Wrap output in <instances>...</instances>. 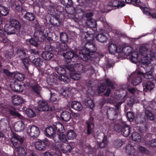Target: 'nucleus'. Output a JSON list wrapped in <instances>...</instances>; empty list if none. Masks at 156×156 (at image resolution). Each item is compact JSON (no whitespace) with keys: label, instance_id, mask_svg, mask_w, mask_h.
Returning <instances> with one entry per match:
<instances>
[{"label":"nucleus","instance_id":"nucleus-28","mask_svg":"<svg viewBox=\"0 0 156 156\" xmlns=\"http://www.w3.org/2000/svg\"><path fill=\"white\" fill-rule=\"evenodd\" d=\"M50 92L51 94L50 101L51 102H57V96H56V93H57V91L53 89H51L50 90Z\"/></svg>","mask_w":156,"mask_h":156},{"label":"nucleus","instance_id":"nucleus-9","mask_svg":"<svg viewBox=\"0 0 156 156\" xmlns=\"http://www.w3.org/2000/svg\"><path fill=\"white\" fill-rule=\"evenodd\" d=\"M11 141L13 145L15 148H17L18 146V141L21 144H22L24 141V138L16 134L13 135L11 139Z\"/></svg>","mask_w":156,"mask_h":156},{"label":"nucleus","instance_id":"nucleus-47","mask_svg":"<svg viewBox=\"0 0 156 156\" xmlns=\"http://www.w3.org/2000/svg\"><path fill=\"white\" fill-rule=\"evenodd\" d=\"M14 78L19 81H22L24 79V76L22 74L19 73H16L14 75Z\"/></svg>","mask_w":156,"mask_h":156},{"label":"nucleus","instance_id":"nucleus-11","mask_svg":"<svg viewBox=\"0 0 156 156\" xmlns=\"http://www.w3.org/2000/svg\"><path fill=\"white\" fill-rule=\"evenodd\" d=\"M143 86L144 91H151L154 87V84L152 81H148L143 83Z\"/></svg>","mask_w":156,"mask_h":156},{"label":"nucleus","instance_id":"nucleus-17","mask_svg":"<svg viewBox=\"0 0 156 156\" xmlns=\"http://www.w3.org/2000/svg\"><path fill=\"white\" fill-rule=\"evenodd\" d=\"M117 47L115 44L111 43L108 46V49L109 52L112 54H114L115 53L116 54H120V52H119V50H118V47Z\"/></svg>","mask_w":156,"mask_h":156},{"label":"nucleus","instance_id":"nucleus-40","mask_svg":"<svg viewBox=\"0 0 156 156\" xmlns=\"http://www.w3.org/2000/svg\"><path fill=\"white\" fill-rule=\"evenodd\" d=\"M63 56L65 58L70 60L73 58L74 54L73 52L69 51L66 52L65 53H63Z\"/></svg>","mask_w":156,"mask_h":156},{"label":"nucleus","instance_id":"nucleus-42","mask_svg":"<svg viewBox=\"0 0 156 156\" xmlns=\"http://www.w3.org/2000/svg\"><path fill=\"white\" fill-rule=\"evenodd\" d=\"M123 144V142L122 140L120 139L116 140L113 142V146L116 148L121 147Z\"/></svg>","mask_w":156,"mask_h":156},{"label":"nucleus","instance_id":"nucleus-27","mask_svg":"<svg viewBox=\"0 0 156 156\" xmlns=\"http://www.w3.org/2000/svg\"><path fill=\"white\" fill-rule=\"evenodd\" d=\"M50 22L51 25H53L55 27H57L59 26L60 25V21L58 18L56 16L52 19H51L50 20Z\"/></svg>","mask_w":156,"mask_h":156},{"label":"nucleus","instance_id":"nucleus-26","mask_svg":"<svg viewBox=\"0 0 156 156\" xmlns=\"http://www.w3.org/2000/svg\"><path fill=\"white\" fill-rule=\"evenodd\" d=\"M5 31L9 34H15V29L14 27L10 25H6L5 28Z\"/></svg>","mask_w":156,"mask_h":156},{"label":"nucleus","instance_id":"nucleus-63","mask_svg":"<svg viewBox=\"0 0 156 156\" xmlns=\"http://www.w3.org/2000/svg\"><path fill=\"white\" fill-rule=\"evenodd\" d=\"M123 126H121L119 124H116L115 125L114 127V130L118 132H121L122 128Z\"/></svg>","mask_w":156,"mask_h":156},{"label":"nucleus","instance_id":"nucleus-38","mask_svg":"<svg viewBox=\"0 0 156 156\" xmlns=\"http://www.w3.org/2000/svg\"><path fill=\"white\" fill-rule=\"evenodd\" d=\"M24 18L30 21H33L35 18L34 15L32 13L27 12L24 15Z\"/></svg>","mask_w":156,"mask_h":156},{"label":"nucleus","instance_id":"nucleus-46","mask_svg":"<svg viewBox=\"0 0 156 156\" xmlns=\"http://www.w3.org/2000/svg\"><path fill=\"white\" fill-rule=\"evenodd\" d=\"M5 56L8 60L11 59L14 57V52L12 50L6 51L5 54Z\"/></svg>","mask_w":156,"mask_h":156},{"label":"nucleus","instance_id":"nucleus-43","mask_svg":"<svg viewBox=\"0 0 156 156\" xmlns=\"http://www.w3.org/2000/svg\"><path fill=\"white\" fill-rule=\"evenodd\" d=\"M16 53L18 56L21 59L27 58L26 53L20 49H18L16 51Z\"/></svg>","mask_w":156,"mask_h":156},{"label":"nucleus","instance_id":"nucleus-8","mask_svg":"<svg viewBox=\"0 0 156 156\" xmlns=\"http://www.w3.org/2000/svg\"><path fill=\"white\" fill-rule=\"evenodd\" d=\"M28 84L37 94L40 95L41 87L35 82L34 80L32 79L30 80L28 82Z\"/></svg>","mask_w":156,"mask_h":156},{"label":"nucleus","instance_id":"nucleus-6","mask_svg":"<svg viewBox=\"0 0 156 156\" xmlns=\"http://www.w3.org/2000/svg\"><path fill=\"white\" fill-rule=\"evenodd\" d=\"M37 103L38 104V109L39 111H48L52 110L51 107L48 105L47 102L44 101L40 100Z\"/></svg>","mask_w":156,"mask_h":156},{"label":"nucleus","instance_id":"nucleus-20","mask_svg":"<svg viewBox=\"0 0 156 156\" xmlns=\"http://www.w3.org/2000/svg\"><path fill=\"white\" fill-rule=\"evenodd\" d=\"M42 57L46 60H50L53 57V54L51 51H44L41 54Z\"/></svg>","mask_w":156,"mask_h":156},{"label":"nucleus","instance_id":"nucleus-23","mask_svg":"<svg viewBox=\"0 0 156 156\" xmlns=\"http://www.w3.org/2000/svg\"><path fill=\"white\" fill-rule=\"evenodd\" d=\"M130 127L127 125L126 124L122 128L121 132L124 136L127 137L130 133Z\"/></svg>","mask_w":156,"mask_h":156},{"label":"nucleus","instance_id":"nucleus-59","mask_svg":"<svg viewBox=\"0 0 156 156\" xmlns=\"http://www.w3.org/2000/svg\"><path fill=\"white\" fill-rule=\"evenodd\" d=\"M72 150L71 146L68 143H66L65 148H64V151L70 152Z\"/></svg>","mask_w":156,"mask_h":156},{"label":"nucleus","instance_id":"nucleus-53","mask_svg":"<svg viewBox=\"0 0 156 156\" xmlns=\"http://www.w3.org/2000/svg\"><path fill=\"white\" fill-rule=\"evenodd\" d=\"M15 5H16V9L18 11H21L22 10L21 7V2L19 0H15Z\"/></svg>","mask_w":156,"mask_h":156},{"label":"nucleus","instance_id":"nucleus-2","mask_svg":"<svg viewBox=\"0 0 156 156\" xmlns=\"http://www.w3.org/2000/svg\"><path fill=\"white\" fill-rule=\"evenodd\" d=\"M147 51V48L145 46L141 47L140 48V52L142 56L140 59L141 66L144 69L146 72H153L154 66L151 63V58L148 56Z\"/></svg>","mask_w":156,"mask_h":156},{"label":"nucleus","instance_id":"nucleus-50","mask_svg":"<svg viewBox=\"0 0 156 156\" xmlns=\"http://www.w3.org/2000/svg\"><path fill=\"white\" fill-rule=\"evenodd\" d=\"M60 80L63 83H66L70 81V79L67 76L64 75H61L58 77Z\"/></svg>","mask_w":156,"mask_h":156},{"label":"nucleus","instance_id":"nucleus-34","mask_svg":"<svg viewBox=\"0 0 156 156\" xmlns=\"http://www.w3.org/2000/svg\"><path fill=\"white\" fill-rule=\"evenodd\" d=\"M96 38L98 41L101 43L106 42L107 39V37L102 33L98 34Z\"/></svg>","mask_w":156,"mask_h":156},{"label":"nucleus","instance_id":"nucleus-52","mask_svg":"<svg viewBox=\"0 0 156 156\" xmlns=\"http://www.w3.org/2000/svg\"><path fill=\"white\" fill-rule=\"evenodd\" d=\"M145 114L147 119L150 120H154V116L153 114L149 111L146 110L145 111Z\"/></svg>","mask_w":156,"mask_h":156},{"label":"nucleus","instance_id":"nucleus-4","mask_svg":"<svg viewBox=\"0 0 156 156\" xmlns=\"http://www.w3.org/2000/svg\"><path fill=\"white\" fill-rule=\"evenodd\" d=\"M27 134L31 137L36 138L40 133L39 128L34 126H30L28 127L27 130Z\"/></svg>","mask_w":156,"mask_h":156},{"label":"nucleus","instance_id":"nucleus-58","mask_svg":"<svg viewBox=\"0 0 156 156\" xmlns=\"http://www.w3.org/2000/svg\"><path fill=\"white\" fill-rule=\"evenodd\" d=\"M126 116L128 120L130 121H132L134 118V116L133 113L131 112H129L127 113Z\"/></svg>","mask_w":156,"mask_h":156},{"label":"nucleus","instance_id":"nucleus-45","mask_svg":"<svg viewBox=\"0 0 156 156\" xmlns=\"http://www.w3.org/2000/svg\"><path fill=\"white\" fill-rule=\"evenodd\" d=\"M17 152L19 156H25L26 153L24 148L18 146L17 148Z\"/></svg>","mask_w":156,"mask_h":156},{"label":"nucleus","instance_id":"nucleus-56","mask_svg":"<svg viewBox=\"0 0 156 156\" xmlns=\"http://www.w3.org/2000/svg\"><path fill=\"white\" fill-rule=\"evenodd\" d=\"M80 73H72L70 75L71 78L75 80H78L80 78Z\"/></svg>","mask_w":156,"mask_h":156},{"label":"nucleus","instance_id":"nucleus-44","mask_svg":"<svg viewBox=\"0 0 156 156\" xmlns=\"http://www.w3.org/2000/svg\"><path fill=\"white\" fill-rule=\"evenodd\" d=\"M65 67L70 72H73L75 70V65L74 64H72L70 62L69 63L67 62V64L65 65Z\"/></svg>","mask_w":156,"mask_h":156},{"label":"nucleus","instance_id":"nucleus-57","mask_svg":"<svg viewBox=\"0 0 156 156\" xmlns=\"http://www.w3.org/2000/svg\"><path fill=\"white\" fill-rule=\"evenodd\" d=\"M59 135V140L62 142L66 143L65 142L67 141V139L65 134L62 133H60Z\"/></svg>","mask_w":156,"mask_h":156},{"label":"nucleus","instance_id":"nucleus-37","mask_svg":"<svg viewBox=\"0 0 156 156\" xmlns=\"http://www.w3.org/2000/svg\"><path fill=\"white\" fill-rule=\"evenodd\" d=\"M109 5L112 6L113 7L118 8L119 7H122L124 6L125 4L124 3H122V4H121V3H120L119 1L114 0L112 2H110L109 4Z\"/></svg>","mask_w":156,"mask_h":156},{"label":"nucleus","instance_id":"nucleus-16","mask_svg":"<svg viewBox=\"0 0 156 156\" xmlns=\"http://www.w3.org/2000/svg\"><path fill=\"white\" fill-rule=\"evenodd\" d=\"M8 112L11 115L14 116L21 119L23 118L22 116L18 112L17 109L15 108H10L9 109Z\"/></svg>","mask_w":156,"mask_h":156},{"label":"nucleus","instance_id":"nucleus-33","mask_svg":"<svg viewBox=\"0 0 156 156\" xmlns=\"http://www.w3.org/2000/svg\"><path fill=\"white\" fill-rule=\"evenodd\" d=\"M107 137L104 136L101 142L99 141L98 140L97 141L98 144L101 148H104L106 147L107 145Z\"/></svg>","mask_w":156,"mask_h":156},{"label":"nucleus","instance_id":"nucleus-29","mask_svg":"<svg viewBox=\"0 0 156 156\" xmlns=\"http://www.w3.org/2000/svg\"><path fill=\"white\" fill-rule=\"evenodd\" d=\"M10 25L15 28L16 30H19L20 27V24L19 22L16 20L12 19L10 21Z\"/></svg>","mask_w":156,"mask_h":156},{"label":"nucleus","instance_id":"nucleus-54","mask_svg":"<svg viewBox=\"0 0 156 156\" xmlns=\"http://www.w3.org/2000/svg\"><path fill=\"white\" fill-rule=\"evenodd\" d=\"M72 88L69 86H67L65 89L63 90V92L62 94L64 96H67L69 93L70 92Z\"/></svg>","mask_w":156,"mask_h":156},{"label":"nucleus","instance_id":"nucleus-7","mask_svg":"<svg viewBox=\"0 0 156 156\" xmlns=\"http://www.w3.org/2000/svg\"><path fill=\"white\" fill-rule=\"evenodd\" d=\"M43 27L40 25L34 33V36L36 39H39V38L41 40H44L46 37V35L44 34L43 30Z\"/></svg>","mask_w":156,"mask_h":156},{"label":"nucleus","instance_id":"nucleus-35","mask_svg":"<svg viewBox=\"0 0 156 156\" xmlns=\"http://www.w3.org/2000/svg\"><path fill=\"white\" fill-rule=\"evenodd\" d=\"M66 136L68 139L73 140L76 138V134L73 130H70L68 131Z\"/></svg>","mask_w":156,"mask_h":156},{"label":"nucleus","instance_id":"nucleus-31","mask_svg":"<svg viewBox=\"0 0 156 156\" xmlns=\"http://www.w3.org/2000/svg\"><path fill=\"white\" fill-rule=\"evenodd\" d=\"M86 24L90 28H95L97 26L96 22L94 20L90 18L87 19Z\"/></svg>","mask_w":156,"mask_h":156},{"label":"nucleus","instance_id":"nucleus-51","mask_svg":"<svg viewBox=\"0 0 156 156\" xmlns=\"http://www.w3.org/2000/svg\"><path fill=\"white\" fill-rule=\"evenodd\" d=\"M116 112L115 110L113 108H108L107 112V114L108 117L116 115Z\"/></svg>","mask_w":156,"mask_h":156},{"label":"nucleus","instance_id":"nucleus-13","mask_svg":"<svg viewBox=\"0 0 156 156\" xmlns=\"http://www.w3.org/2000/svg\"><path fill=\"white\" fill-rule=\"evenodd\" d=\"M93 118H90L86 122L87 124V134H90L92 131L94 127V124L93 122Z\"/></svg>","mask_w":156,"mask_h":156},{"label":"nucleus","instance_id":"nucleus-61","mask_svg":"<svg viewBox=\"0 0 156 156\" xmlns=\"http://www.w3.org/2000/svg\"><path fill=\"white\" fill-rule=\"evenodd\" d=\"M21 60L22 61L26 69L27 70H28V66H29V63L28 59L27 58H25L22 59Z\"/></svg>","mask_w":156,"mask_h":156},{"label":"nucleus","instance_id":"nucleus-19","mask_svg":"<svg viewBox=\"0 0 156 156\" xmlns=\"http://www.w3.org/2000/svg\"><path fill=\"white\" fill-rule=\"evenodd\" d=\"M61 118L66 122L69 121L71 118V113L68 111H64L62 112L61 115Z\"/></svg>","mask_w":156,"mask_h":156},{"label":"nucleus","instance_id":"nucleus-60","mask_svg":"<svg viewBox=\"0 0 156 156\" xmlns=\"http://www.w3.org/2000/svg\"><path fill=\"white\" fill-rule=\"evenodd\" d=\"M139 150L141 153L143 154H149V151L148 150L143 146L140 147L139 148Z\"/></svg>","mask_w":156,"mask_h":156},{"label":"nucleus","instance_id":"nucleus-12","mask_svg":"<svg viewBox=\"0 0 156 156\" xmlns=\"http://www.w3.org/2000/svg\"><path fill=\"white\" fill-rule=\"evenodd\" d=\"M45 135L49 137H51L55 133L56 130L53 124L46 128L45 130Z\"/></svg>","mask_w":156,"mask_h":156},{"label":"nucleus","instance_id":"nucleus-62","mask_svg":"<svg viewBox=\"0 0 156 156\" xmlns=\"http://www.w3.org/2000/svg\"><path fill=\"white\" fill-rule=\"evenodd\" d=\"M135 53H132V55L130 56V60L133 63H136V58L133 55H135Z\"/></svg>","mask_w":156,"mask_h":156},{"label":"nucleus","instance_id":"nucleus-3","mask_svg":"<svg viewBox=\"0 0 156 156\" xmlns=\"http://www.w3.org/2000/svg\"><path fill=\"white\" fill-rule=\"evenodd\" d=\"M153 72H146L145 73L137 70V85L142 82V80L144 78L150 79L153 78L154 76Z\"/></svg>","mask_w":156,"mask_h":156},{"label":"nucleus","instance_id":"nucleus-18","mask_svg":"<svg viewBox=\"0 0 156 156\" xmlns=\"http://www.w3.org/2000/svg\"><path fill=\"white\" fill-rule=\"evenodd\" d=\"M14 128L16 131L20 132L23 130L24 125L22 121H19L15 123Z\"/></svg>","mask_w":156,"mask_h":156},{"label":"nucleus","instance_id":"nucleus-15","mask_svg":"<svg viewBox=\"0 0 156 156\" xmlns=\"http://www.w3.org/2000/svg\"><path fill=\"white\" fill-rule=\"evenodd\" d=\"M21 85L18 84L15 81L11 82L10 83V87L12 89L15 91L17 92H21L22 90L21 89Z\"/></svg>","mask_w":156,"mask_h":156},{"label":"nucleus","instance_id":"nucleus-10","mask_svg":"<svg viewBox=\"0 0 156 156\" xmlns=\"http://www.w3.org/2000/svg\"><path fill=\"white\" fill-rule=\"evenodd\" d=\"M118 49L119 50V51L120 52L119 54H120L119 55L120 56H122L123 54L126 56L129 55L132 51V48L128 46H125L123 48L121 47H119Z\"/></svg>","mask_w":156,"mask_h":156},{"label":"nucleus","instance_id":"nucleus-49","mask_svg":"<svg viewBox=\"0 0 156 156\" xmlns=\"http://www.w3.org/2000/svg\"><path fill=\"white\" fill-rule=\"evenodd\" d=\"M106 86L105 83H101L100 85L98 87V91L99 94H100L103 92L106 89Z\"/></svg>","mask_w":156,"mask_h":156},{"label":"nucleus","instance_id":"nucleus-55","mask_svg":"<svg viewBox=\"0 0 156 156\" xmlns=\"http://www.w3.org/2000/svg\"><path fill=\"white\" fill-rule=\"evenodd\" d=\"M26 113L27 116L30 118H32L35 116V113L33 110L31 109H27L26 110Z\"/></svg>","mask_w":156,"mask_h":156},{"label":"nucleus","instance_id":"nucleus-21","mask_svg":"<svg viewBox=\"0 0 156 156\" xmlns=\"http://www.w3.org/2000/svg\"><path fill=\"white\" fill-rule=\"evenodd\" d=\"M12 102L15 105H20L23 102V99L22 97L18 95H15L12 97Z\"/></svg>","mask_w":156,"mask_h":156},{"label":"nucleus","instance_id":"nucleus-5","mask_svg":"<svg viewBox=\"0 0 156 156\" xmlns=\"http://www.w3.org/2000/svg\"><path fill=\"white\" fill-rule=\"evenodd\" d=\"M49 144V142L47 139L36 141L34 144L35 148L39 150L44 151L47 146Z\"/></svg>","mask_w":156,"mask_h":156},{"label":"nucleus","instance_id":"nucleus-30","mask_svg":"<svg viewBox=\"0 0 156 156\" xmlns=\"http://www.w3.org/2000/svg\"><path fill=\"white\" fill-rule=\"evenodd\" d=\"M84 103L87 107L90 108H92L94 107V103L90 97H87L85 98Z\"/></svg>","mask_w":156,"mask_h":156},{"label":"nucleus","instance_id":"nucleus-39","mask_svg":"<svg viewBox=\"0 0 156 156\" xmlns=\"http://www.w3.org/2000/svg\"><path fill=\"white\" fill-rule=\"evenodd\" d=\"M36 67H41L43 63V61L40 58H37L34 59L32 62Z\"/></svg>","mask_w":156,"mask_h":156},{"label":"nucleus","instance_id":"nucleus-25","mask_svg":"<svg viewBox=\"0 0 156 156\" xmlns=\"http://www.w3.org/2000/svg\"><path fill=\"white\" fill-rule=\"evenodd\" d=\"M53 124L55 130H56L60 133L63 132L64 131V128L62 124L59 122H56Z\"/></svg>","mask_w":156,"mask_h":156},{"label":"nucleus","instance_id":"nucleus-48","mask_svg":"<svg viewBox=\"0 0 156 156\" xmlns=\"http://www.w3.org/2000/svg\"><path fill=\"white\" fill-rule=\"evenodd\" d=\"M60 2L64 5L67 7H70L72 4V0H60Z\"/></svg>","mask_w":156,"mask_h":156},{"label":"nucleus","instance_id":"nucleus-22","mask_svg":"<svg viewBox=\"0 0 156 156\" xmlns=\"http://www.w3.org/2000/svg\"><path fill=\"white\" fill-rule=\"evenodd\" d=\"M71 107L72 108L78 111H81L83 108L81 103L76 101L72 102L71 103Z\"/></svg>","mask_w":156,"mask_h":156},{"label":"nucleus","instance_id":"nucleus-41","mask_svg":"<svg viewBox=\"0 0 156 156\" xmlns=\"http://www.w3.org/2000/svg\"><path fill=\"white\" fill-rule=\"evenodd\" d=\"M9 10L8 8L0 5V13L3 16H6L8 14Z\"/></svg>","mask_w":156,"mask_h":156},{"label":"nucleus","instance_id":"nucleus-32","mask_svg":"<svg viewBox=\"0 0 156 156\" xmlns=\"http://www.w3.org/2000/svg\"><path fill=\"white\" fill-rule=\"evenodd\" d=\"M75 65V70L77 71L79 73H81L84 72L85 70L84 66L82 64L80 63H76L75 64L74 63Z\"/></svg>","mask_w":156,"mask_h":156},{"label":"nucleus","instance_id":"nucleus-36","mask_svg":"<svg viewBox=\"0 0 156 156\" xmlns=\"http://www.w3.org/2000/svg\"><path fill=\"white\" fill-rule=\"evenodd\" d=\"M60 39L62 43H66L68 41V36L66 33L62 32L60 33Z\"/></svg>","mask_w":156,"mask_h":156},{"label":"nucleus","instance_id":"nucleus-1","mask_svg":"<svg viewBox=\"0 0 156 156\" xmlns=\"http://www.w3.org/2000/svg\"><path fill=\"white\" fill-rule=\"evenodd\" d=\"M94 37V35L92 34H87L85 36V38L87 41L85 43V49L79 53L80 58L85 61H87L89 56L97 50L96 45L93 41Z\"/></svg>","mask_w":156,"mask_h":156},{"label":"nucleus","instance_id":"nucleus-24","mask_svg":"<svg viewBox=\"0 0 156 156\" xmlns=\"http://www.w3.org/2000/svg\"><path fill=\"white\" fill-rule=\"evenodd\" d=\"M126 152L128 155H133L135 152V149L133 146L131 144L127 145L126 147Z\"/></svg>","mask_w":156,"mask_h":156},{"label":"nucleus","instance_id":"nucleus-14","mask_svg":"<svg viewBox=\"0 0 156 156\" xmlns=\"http://www.w3.org/2000/svg\"><path fill=\"white\" fill-rule=\"evenodd\" d=\"M69 47L66 43H62L57 44L56 48V50L58 52H61L67 50Z\"/></svg>","mask_w":156,"mask_h":156},{"label":"nucleus","instance_id":"nucleus-64","mask_svg":"<svg viewBox=\"0 0 156 156\" xmlns=\"http://www.w3.org/2000/svg\"><path fill=\"white\" fill-rule=\"evenodd\" d=\"M29 42L31 44L34 46L35 47L38 46V43L34 38H31Z\"/></svg>","mask_w":156,"mask_h":156}]
</instances>
